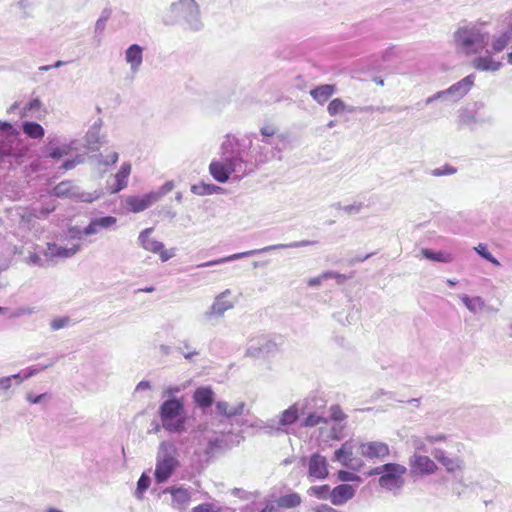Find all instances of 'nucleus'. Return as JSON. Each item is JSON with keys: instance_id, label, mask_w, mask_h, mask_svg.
Masks as SVG:
<instances>
[{"instance_id": "nucleus-1", "label": "nucleus", "mask_w": 512, "mask_h": 512, "mask_svg": "<svg viewBox=\"0 0 512 512\" xmlns=\"http://www.w3.org/2000/svg\"><path fill=\"white\" fill-rule=\"evenodd\" d=\"M280 140L261 139L256 143L248 138L226 136L220 147V158L211 161L209 172L219 183H226L231 174L240 177L253 173L259 165L276 158L281 150Z\"/></svg>"}, {"instance_id": "nucleus-2", "label": "nucleus", "mask_w": 512, "mask_h": 512, "mask_svg": "<svg viewBox=\"0 0 512 512\" xmlns=\"http://www.w3.org/2000/svg\"><path fill=\"white\" fill-rule=\"evenodd\" d=\"M172 17L164 20L166 25L180 24L185 30L198 32L204 28L200 7L195 0H178L169 7Z\"/></svg>"}, {"instance_id": "nucleus-3", "label": "nucleus", "mask_w": 512, "mask_h": 512, "mask_svg": "<svg viewBox=\"0 0 512 512\" xmlns=\"http://www.w3.org/2000/svg\"><path fill=\"white\" fill-rule=\"evenodd\" d=\"M162 427L170 434H182L188 430V416L182 398L171 397L159 406Z\"/></svg>"}, {"instance_id": "nucleus-4", "label": "nucleus", "mask_w": 512, "mask_h": 512, "mask_svg": "<svg viewBox=\"0 0 512 512\" xmlns=\"http://www.w3.org/2000/svg\"><path fill=\"white\" fill-rule=\"evenodd\" d=\"M454 41L464 54H479L488 43V33L475 24H465L455 31Z\"/></svg>"}, {"instance_id": "nucleus-5", "label": "nucleus", "mask_w": 512, "mask_h": 512, "mask_svg": "<svg viewBox=\"0 0 512 512\" xmlns=\"http://www.w3.org/2000/svg\"><path fill=\"white\" fill-rule=\"evenodd\" d=\"M316 243H317L316 241L301 240V241H294V242H291V243H288V244L269 245V246H266V247L261 248V249H255V250L235 253V254H232V255H229V256H225V257H222V258H219V259L210 260V261H207V262H204V263H201V264L197 265V267L198 268L211 267V266H215V265H219V264H223V263H228V262H232V261H235V260H239V259H242V258H246V257H249V256H253V255H256V254L266 253V252H270V251H274V250H280V249H287V248H301V247H306V246L314 245Z\"/></svg>"}, {"instance_id": "nucleus-6", "label": "nucleus", "mask_w": 512, "mask_h": 512, "mask_svg": "<svg viewBox=\"0 0 512 512\" xmlns=\"http://www.w3.org/2000/svg\"><path fill=\"white\" fill-rule=\"evenodd\" d=\"M381 469L385 472L383 476H380L378 479L380 487L392 491L395 489H401L404 486V475L407 472V468L405 466L398 463H386L381 465Z\"/></svg>"}, {"instance_id": "nucleus-7", "label": "nucleus", "mask_w": 512, "mask_h": 512, "mask_svg": "<svg viewBox=\"0 0 512 512\" xmlns=\"http://www.w3.org/2000/svg\"><path fill=\"white\" fill-rule=\"evenodd\" d=\"M179 466V461L171 453L161 451L157 455L155 466V480L157 483L166 482Z\"/></svg>"}, {"instance_id": "nucleus-8", "label": "nucleus", "mask_w": 512, "mask_h": 512, "mask_svg": "<svg viewBox=\"0 0 512 512\" xmlns=\"http://www.w3.org/2000/svg\"><path fill=\"white\" fill-rule=\"evenodd\" d=\"M231 294L232 291L230 289L219 293L214 298L209 309L203 313L202 318L207 322L211 321L213 318H222L226 311L234 307V302L228 299Z\"/></svg>"}, {"instance_id": "nucleus-9", "label": "nucleus", "mask_w": 512, "mask_h": 512, "mask_svg": "<svg viewBox=\"0 0 512 512\" xmlns=\"http://www.w3.org/2000/svg\"><path fill=\"white\" fill-rule=\"evenodd\" d=\"M163 494L171 495V507L178 512H185L191 502V490L184 486H170L162 491Z\"/></svg>"}, {"instance_id": "nucleus-10", "label": "nucleus", "mask_w": 512, "mask_h": 512, "mask_svg": "<svg viewBox=\"0 0 512 512\" xmlns=\"http://www.w3.org/2000/svg\"><path fill=\"white\" fill-rule=\"evenodd\" d=\"M277 349L278 345L274 340L263 336L250 341L246 350V356L254 358L265 357L274 354Z\"/></svg>"}, {"instance_id": "nucleus-11", "label": "nucleus", "mask_w": 512, "mask_h": 512, "mask_svg": "<svg viewBox=\"0 0 512 512\" xmlns=\"http://www.w3.org/2000/svg\"><path fill=\"white\" fill-rule=\"evenodd\" d=\"M358 452L361 456L369 460H384L387 456H389L390 449L389 446L384 442L367 441L361 442L359 444Z\"/></svg>"}, {"instance_id": "nucleus-12", "label": "nucleus", "mask_w": 512, "mask_h": 512, "mask_svg": "<svg viewBox=\"0 0 512 512\" xmlns=\"http://www.w3.org/2000/svg\"><path fill=\"white\" fill-rule=\"evenodd\" d=\"M328 475L329 471L326 457L319 453H313L308 460L309 481L324 480Z\"/></svg>"}, {"instance_id": "nucleus-13", "label": "nucleus", "mask_w": 512, "mask_h": 512, "mask_svg": "<svg viewBox=\"0 0 512 512\" xmlns=\"http://www.w3.org/2000/svg\"><path fill=\"white\" fill-rule=\"evenodd\" d=\"M475 81V75L470 74L457 83L451 85L449 88L445 89V94L447 97V101L457 102L462 99L472 88Z\"/></svg>"}, {"instance_id": "nucleus-14", "label": "nucleus", "mask_w": 512, "mask_h": 512, "mask_svg": "<svg viewBox=\"0 0 512 512\" xmlns=\"http://www.w3.org/2000/svg\"><path fill=\"white\" fill-rule=\"evenodd\" d=\"M117 222V218L114 216H103V217H94L90 220L89 224L82 229V231H78L79 233H83L85 236H90L99 233L103 229H110Z\"/></svg>"}, {"instance_id": "nucleus-15", "label": "nucleus", "mask_w": 512, "mask_h": 512, "mask_svg": "<svg viewBox=\"0 0 512 512\" xmlns=\"http://www.w3.org/2000/svg\"><path fill=\"white\" fill-rule=\"evenodd\" d=\"M156 202V197L151 192L142 196H129L126 199V205L133 213L142 212Z\"/></svg>"}, {"instance_id": "nucleus-16", "label": "nucleus", "mask_w": 512, "mask_h": 512, "mask_svg": "<svg viewBox=\"0 0 512 512\" xmlns=\"http://www.w3.org/2000/svg\"><path fill=\"white\" fill-rule=\"evenodd\" d=\"M143 47L139 44L130 45L125 51V61L130 66V71L133 74L139 72L143 63Z\"/></svg>"}, {"instance_id": "nucleus-17", "label": "nucleus", "mask_w": 512, "mask_h": 512, "mask_svg": "<svg viewBox=\"0 0 512 512\" xmlns=\"http://www.w3.org/2000/svg\"><path fill=\"white\" fill-rule=\"evenodd\" d=\"M355 495V488L350 484H340L331 490L330 501L332 504L343 505Z\"/></svg>"}, {"instance_id": "nucleus-18", "label": "nucleus", "mask_w": 512, "mask_h": 512, "mask_svg": "<svg viewBox=\"0 0 512 512\" xmlns=\"http://www.w3.org/2000/svg\"><path fill=\"white\" fill-rule=\"evenodd\" d=\"M410 466L413 472L420 474H431L437 466L428 456L414 454L410 457Z\"/></svg>"}, {"instance_id": "nucleus-19", "label": "nucleus", "mask_w": 512, "mask_h": 512, "mask_svg": "<svg viewBox=\"0 0 512 512\" xmlns=\"http://www.w3.org/2000/svg\"><path fill=\"white\" fill-rule=\"evenodd\" d=\"M207 443L205 447V453L207 455H214L221 451L227 446L225 435L223 433H217L215 431L207 429V435L205 437Z\"/></svg>"}, {"instance_id": "nucleus-20", "label": "nucleus", "mask_w": 512, "mask_h": 512, "mask_svg": "<svg viewBox=\"0 0 512 512\" xmlns=\"http://www.w3.org/2000/svg\"><path fill=\"white\" fill-rule=\"evenodd\" d=\"M130 173L131 164L129 162L122 163L119 171L114 176V183L109 185L110 193L115 194L125 189L128 185Z\"/></svg>"}, {"instance_id": "nucleus-21", "label": "nucleus", "mask_w": 512, "mask_h": 512, "mask_svg": "<svg viewBox=\"0 0 512 512\" xmlns=\"http://www.w3.org/2000/svg\"><path fill=\"white\" fill-rule=\"evenodd\" d=\"M102 127V120L98 119L95 121L92 126L89 128L85 135V141L87 148L91 151H96L99 149V146L102 145L103 136L100 135V130Z\"/></svg>"}, {"instance_id": "nucleus-22", "label": "nucleus", "mask_w": 512, "mask_h": 512, "mask_svg": "<svg viewBox=\"0 0 512 512\" xmlns=\"http://www.w3.org/2000/svg\"><path fill=\"white\" fill-rule=\"evenodd\" d=\"M301 414L306 412H321L326 406V400L317 394H310L302 402H298Z\"/></svg>"}, {"instance_id": "nucleus-23", "label": "nucleus", "mask_w": 512, "mask_h": 512, "mask_svg": "<svg viewBox=\"0 0 512 512\" xmlns=\"http://www.w3.org/2000/svg\"><path fill=\"white\" fill-rule=\"evenodd\" d=\"M193 401L202 408H209L214 402V391L209 386L198 387L193 393Z\"/></svg>"}, {"instance_id": "nucleus-24", "label": "nucleus", "mask_w": 512, "mask_h": 512, "mask_svg": "<svg viewBox=\"0 0 512 512\" xmlns=\"http://www.w3.org/2000/svg\"><path fill=\"white\" fill-rule=\"evenodd\" d=\"M80 250V245H73L70 248L58 246L55 243H48L45 256L50 258H70Z\"/></svg>"}, {"instance_id": "nucleus-25", "label": "nucleus", "mask_w": 512, "mask_h": 512, "mask_svg": "<svg viewBox=\"0 0 512 512\" xmlns=\"http://www.w3.org/2000/svg\"><path fill=\"white\" fill-rule=\"evenodd\" d=\"M353 441H346L334 453V460L340 462L343 466L354 468L353 465Z\"/></svg>"}, {"instance_id": "nucleus-26", "label": "nucleus", "mask_w": 512, "mask_h": 512, "mask_svg": "<svg viewBox=\"0 0 512 512\" xmlns=\"http://www.w3.org/2000/svg\"><path fill=\"white\" fill-rule=\"evenodd\" d=\"M153 230L154 229L151 227L141 231L138 236V243L144 250L152 253H158V251L164 248V244L160 241L150 238V235L153 232Z\"/></svg>"}, {"instance_id": "nucleus-27", "label": "nucleus", "mask_w": 512, "mask_h": 512, "mask_svg": "<svg viewBox=\"0 0 512 512\" xmlns=\"http://www.w3.org/2000/svg\"><path fill=\"white\" fill-rule=\"evenodd\" d=\"M246 404L245 402H238L236 405L230 406L226 401H217L215 403V408L217 413L223 415L227 418H231L234 416H240L244 412Z\"/></svg>"}, {"instance_id": "nucleus-28", "label": "nucleus", "mask_w": 512, "mask_h": 512, "mask_svg": "<svg viewBox=\"0 0 512 512\" xmlns=\"http://www.w3.org/2000/svg\"><path fill=\"white\" fill-rule=\"evenodd\" d=\"M473 66L479 71L496 72L502 67V63L494 60L488 53L487 55L476 57L473 60Z\"/></svg>"}, {"instance_id": "nucleus-29", "label": "nucleus", "mask_w": 512, "mask_h": 512, "mask_svg": "<svg viewBox=\"0 0 512 512\" xmlns=\"http://www.w3.org/2000/svg\"><path fill=\"white\" fill-rule=\"evenodd\" d=\"M336 92L335 85L322 84L310 90L311 97L320 105L326 103Z\"/></svg>"}, {"instance_id": "nucleus-30", "label": "nucleus", "mask_w": 512, "mask_h": 512, "mask_svg": "<svg viewBox=\"0 0 512 512\" xmlns=\"http://www.w3.org/2000/svg\"><path fill=\"white\" fill-rule=\"evenodd\" d=\"M459 298L463 305L473 314L483 312L486 307L484 299L480 296L470 297L467 294H462Z\"/></svg>"}, {"instance_id": "nucleus-31", "label": "nucleus", "mask_w": 512, "mask_h": 512, "mask_svg": "<svg viewBox=\"0 0 512 512\" xmlns=\"http://www.w3.org/2000/svg\"><path fill=\"white\" fill-rule=\"evenodd\" d=\"M358 110L357 107L347 105L342 99L335 98L330 101L327 106V112L330 116H336L342 113H355Z\"/></svg>"}, {"instance_id": "nucleus-32", "label": "nucleus", "mask_w": 512, "mask_h": 512, "mask_svg": "<svg viewBox=\"0 0 512 512\" xmlns=\"http://www.w3.org/2000/svg\"><path fill=\"white\" fill-rule=\"evenodd\" d=\"M274 502L281 511L282 508L292 509L298 507L301 504L302 499L298 493L291 492L289 494L281 495L277 499H274Z\"/></svg>"}, {"instance_id": "nucleus-33", "label": "nucleus", "mask_w": 512, "mask_h": 512, "mask_svg": "<svg viewBox=\"0 0 512 512\" xmlns=\"http://www.w3.org/2000/svg\"><path fill=\"white\" fill-rule=\"evenodd\" d=\"M328 279H336L338 284H342L347 279L344 274H340L334 271H326L320 274L317 277H313L307 280V285L309 287H318L320 286L324 281Z\"/></svg>"}, {"instance_id": "nucleus-34", "label": "nucleus", "mask_w": 512, "mask_h": 512, "mask_svg": "<svg viewBox=\"0 0 512 512\" xmlns=\"http://www.w3.org/2000/svg\"><path fill=\"white\" fill-rule=\"evenodd\" d=\"M434 458L440 462L448 472H453L460 468V460L458 458H450L441 449H435L433 452Z\"/></svg>"}, {"instance_id": "nucleus-35", "label": "nucleus", "mask_w": 512, "mask_h": 512, "mask_svg": "<svg viewBox=\"0 0 512 512\" xmlns=\"http://www.w3.org/2000/svg\"><path fill=\"white\" fill-rule=\"evenodd\" d=\"M299 413H301L299 404L296 403L290 406L288 409L284 410L279 416L278 425L287 426L294 424L299 417Z\"/></svg>"}, {"instance_id": "nucleus-36", "label": "nucleus", "mask_w": 512, "mask_h": 512, "mask_svg": "<svg viewBox=\"0 0 512 512\" xmlns=\"http://www.w3.org/2000/svg\"><path fill=\"white\" fill-rule=\"evenodd\" d=\"M512 42V29L502 32L494 37L491 42V48L494 53L502 52Z\"/></svg>"}, {"instance_id": "nucleus-37", "label": "nucleus", "mask_w": 512, "mask_h": 512, "mask_svg": "<svg viewBox=\"0 0 512 512\" xmlns=\"http://www.w3.org/2000/svg\"><path fill=\"white\" fill-rule=\"evenodd\" d=\"M22 129L27 136L33 139H39L44 136V129L37 122L25 121L22 125Z\"/></svg>"}, {"instance_id": "nucleus-38", "label": "nucleus", "mask_w": 512, "mask_h": 512, "mask_svg": "<svg viewBox=\"0 0 512 512\" xmlns=\"http://www.w3.org/2000/svg\"><path fill=\"white\" fill-rule=\"evenodd\" d=\"M76 141H71L69 144H64L61 147H52L47 151V156L52 159H60L61 157L68 155L71 150L76 149Z\"/></svg>"}, {"instance_id": "nucleus-39", "label": "nucleus", "mask_w": 512, "mask_h": 512, "mask_svg": "<svg viewBox=\"0 0 512 512\" xmlns=\"http://www.w3.org/2000/svg\"><path fill=\"white\" fill-rule=\"evenodd\" d=\"M422 255L431 261L441 262V263H450L453 260L451 254L443 253V252H435L431 249L424 248L421 251Z\"/></svg>"}, {"instance_id": "nucleus-40", "label": "nucleus", "mask_w": 512, "mask_h": 512, "mask_svg": "<svg viewBox=\"0 0 512 512\" xmlns=\"http://www.w3.org/2000/svg\"><path fill=\"white\" fill-rule=\"evenodd\" d=\"M304 415H307L302 422V426L304 427H315L320 424L328 423V419L325 418L321 412H306Z\"/></svg>"}, {"instance_id": "nucleus-41", "label": "nucleus", "mask_w": 512, "mask_h": 512, "mask_svg": "<svg viewBox=\"0 0 512 512\" xmlns=\"http://www.w3.org/2000/svg\"><path fill=\"white\" fill-rule=\"evenodd\" d=\"M151 484V478L145 472L141 474L140 478L137 481V487L134 492V496L138 500H142L144 498V493L147 491Z\"/></svg>"}, {"instance_id": "nucleus-42", "label": "nucleus", "mask_w": 512, "mask_h": 512, "mask_svg": "<svg viewBox=\"0 0 512 512\" xmlns=\"http://www.w3.org/2000/svg\"><path fill=\"white\" fill-rule=\"evenodd\" d=\"M308 495L314 496L318 499L325 500L331 498V489L329 485L311 486L307 490Z\"/></svg>"}, {"instance_id": "nucleus-43", "label": "nucleus", "mask_w": 512, "mask_h": 512, "mask_svg": "<svg viewBox=\"0 0 512 512\" xmlns=\"http://www.w3.org/2000/svg\"><path fill=\"white\" fill-rule=\"evenodd\" d=\"M221 190V187L213 184H196L191 186V192L196 195H211Z\"/></svg>"}, {"instance_id": "nucleus-44", "label": "nucleus", "mask_w": 512, "mask_h": 512, "mask_svg": "<svg viewBox=\"0 0 512 512\" xmlns=\"http://www.w3.org/2000/svg\"><path fill=\"white\" fill-rule=\"evenodd\" d=\"M101 196V193L98 191L93 192H80L75 188V191L72 193V197L76 198L77 200L85 203H91L97 199H99Z\"/></svg>"}, {"instance_id": "nucleus-45", "label": "nucleus", "mask_w": 512, "mask_h": 512, "mask_svg": "<svg viewBox=\"0 0 512 512\" xmlns=\"http://www.w3.org/2000/svg\"><path fill=\"white\" fill-rule=\"evenodd\" d=\"M474 250L483 259L487 260L495 266H500V262L489 252L486 244L480 243L478 246L474 247Z\"/></svg>"}, {"instance_id": "nucleus-46", "label": "nucleus", "mask_w": 512, "mask_h": 512, "mask_svg": "<svg viewBox=\"0 0 512 512\" xmlns=\"http://www.w3.org/2000/svg\"><path fill=\"white\" fill-rule=\"evenodd\" d=\"M59 360V357L52 358L51 361L45 365H38L36 368H30L28 371L24 374V376H19L17 379L19 382L23 381L24 379H28L35 374L53 366L57 361Z\"/></svg>"}, {"instance_id": "nucleus-47", "label": "nucleus", "mask_w": 512, "mask_h": 512, "mask_svg": "<svg viewBox=\"0 0 512 512\" xmlns=\"http://www.w3.org/2000/svg\"><path fill=\"white\" fill-rule=\"evenodd\" d=\"M73 191H75V188L72 187L71 183L63 181L54 187L53 194L57 197L72 196Z\"/></svg>"}, {"instance_id": "nucleus-48", "label": "nucleus", "mask_w": 512, "mask_h": 512, "mask_svg": "<svg viewBox=\"0 0 512 512\" xmlns=\"http://www.w3.org/2000/svg\"><path fill=\"white\" fill-rule=\"evenodd\" d=\"M99 165L109 166L115 164L119 159V154L116 151H112L107 155L98 154L95 156Z\"/></svg>"}, {"instance_id": "nucleus-49", "label": "nucleus", "mask_w": 512, "mask_h": 512, "mask_svg": "<svg viewBox=\"0 0 512 512\" xmlns=\"http://www.w3.org/2000/svg\"><path fill=\"white\" fill-rule=\"evenodd\" d=\"M177 351L183 355L186 360H191L194 356L199 355V352L194 349L188 341H182Z\"/></svg>"}, {"instance_id": "nucleus-50", "label": "nucleus", "mask_w": 512, "mask_h": 512, "mask_svg": "<svg viewBox=\"0 0 512 512\" xmlns=\"http://www.w3.org/2000/svg\"><path fill=\"white\" fill-rule=\"evenodd\" d=\"M460 122L464 125H468V126H474V125H478L479 123V117H478V112H475V113H471L469 111H465L461 116H460Z\"/></svg>"}, {"instance_id": "nucleus-51", "label": "nucleus", "mask_w": 512, "mask_h": 512, "mask_svg": "<svg viewBox=\"0 0 512 512\" xmlns=\"http://www.w3.org/2000/svg\"><path fill=\"white\" fill-rule=\"evenodd\" d=\"M174 188V182L173 181H167L165 182L158 191H151L153 195L156 197V201H159L162 197L167 195L169 192H171Z\"/></svg>"}, {"instance_id": "nucleus-52", "label": "nucleus", "mask_w": 512, "mask_h": 512, "mask_svg": "<svg viewBox=\"0 0 512 512\" xmlns=\"http://www.w3.org/2000/svg\"><path fill=\"white\" fill-rule=\"evenodd\" d=\"M39 311V309L35 306L33 307H19L17 309H15L11 314H10V317L11 318H19L21 316H24V315H32V314H35Z\"/></svg>"}, {"instance_id": "nucleus-53", "label": "nucleus", "mask_w": 512, "mask_h": 512, "mask_svg": "<svg viewBox=\"0 0 512 512\" xmlns=\"http://www.w3.org/2000/svg\"><path fill=\"white\" fill-rule=\"evenodd\" d=\"M330 418L335 422H342L347 418V416L339 405H332L330 407Z\"/></svg>"}, {"instance_id": "nucleus-54", "label": "nucleus", "mask_w": 512, "mask_h": 512, "mask_svg": "<svg viewBox=\"0 0 512 512\" xmlns=\"http://www.w3.org/2000/svg\"><path fill=\"white\" fill-rule=\"evenodd\" d=\"M70 322H71V319L67 316L59 317V318H55L51 321L50 327L53 331H57V330L67 327Z\"/></svg>"}, {"instance_id": "nucleus-55", "label": "nucleus", "mask_w": 512, "mask_h": 512, "mask_svg": "<svg viewBox=\"0 0 512 512\" xmlns=\"http://www.w3.org/2000/svg\"><path fill=\"white\" fill-rule=\"evenodd\" d=\"M338 479L342 482H350V481H357L360 479V477L350 471L346 470H340L338 471Z\"/></svg>"}, {"instance_id": "nucleus-56", "label": "nucleus", "mask_w": 512, "mask_h": 512, "mask_svg": "<svg viewBox=\"0 0 512 512\" xmlns=\"http://www.w3.org/2000/svg\"><path fill=\"white\" fill-rule=\"evenodd\" d=\"M337 207L343 209L348 214H358L361 211L363 204L362 203H354L351 205H346V206L341 207V205L338 203Z\"/></svg>"}, {"instance_id": "nucleus-57", "label": "nucleus", "mask_w": 512, "mask_h": 512, "mask_svg": "<svg viewBox=\"0 0 512 512\" xmlns=\"http://www.w3.org/2000/svg\"><path fill=\"white\" fill-rule=\"evenodd\" d=\"M20 374H14L8 377L0 378V390H8L12 385L13 378H18Z\"/></svg>"}, {"instance_id": "nucleus-58", "label": "nucleus", "mask_w": 512, "mask_h": 512, "mask_svg": "<svg viewBox=\"0 0 512 512\" xmlns=\"http://www.w3.org/2000/svg\"><path fill=\"white\" fill-rule=\"evenodd\" d=\"M436 100L447 101V97H446V94H445L444 90L438 91L435 94H433L432 96H429L428 98H426L425 104L426 105H430V104H432Z\"/></svg>"}, {"instance_id": "nucleus-59", "label": "nucleus", "mask_w": 512, "mask_h": 512, "mask_svg": "<svg viewBox=\"0 0 512 512\" xmlns=\"http://www.w3.org/2000/svg\"><path fill=\"white\" fill-rule=\"evenodd\" d=\"M47 397H48L47 393H42L40 395H34L33 393H28L26 396V399L31 404H39Z\"/></svg>"}, {"instance_id": "nucleus-60", "label": "nucleus", "mask_w": 512, "mask_h": 512, "mask_svg": "<svg viewBox=\"0 0 512 512\" xmlns=\"http://www.w3.org/2000/svg\"><path fill=\"white\" fill-rule=\"evenodd\" d=\"M260 133L262 135V139H275V129L271 126H264L260 129Z\"/></svg>"}, {"instance_id": "nucleus-61", "label": "nucleus", "mask_w": 512, "mask_h": 512, "mask_svg": "<svg viewBox=\"0 0 512 512\" xmlns=\"http://www.w3.org/2000/svg\"><path fill=\"white\" fill-rule=\"evenodd\" d=\"M456 172V169L452 166H445L443 169H435L432 171V175L434 176H442V175H452Z\"/></svg>"}, {"instance_id": "nucleus-62", "label": "nucleus", "mask_w": 512, "mask_h": 512, "mask_svg": "<svg viewBox=\"0 0 512 512\" xmlns=\"http://www.w3.org/2000/svg\"><path fill=\"white\" fill-rule=\"evenodd\" d=\"M259 512H281L274 500H266L264 507Z\"/></svg>"}, {"instance_id": "nucleus-63", "label": "nucleus", "mask_w": 512, "mask_h": 512, "mask_svg": "<svg viewBox=\"0 0 512 512\" xmlns=\"http://www.w3.org/2000/svg\"><path fill=\"white\" fill-rule=\"evenodd\" d=\"M26 263H28L29 265H34V266H39V267L43 266V261H42L41 257L36 253L30 254L26 258Z\"/></svg>"}, {"instance_id": "nucleus-64", "label": "nucleus", "mask_w": 512, "mask_h": 512, "mask_svg": "<svg viewBox=\"0 0 512 512\" xmlns=\"http://www.w3.org/2000/svg\"><path fill=\"white\" fill-rule=\"evenodd\" d=\"M192 512H217V511L214 510L212 505L205 503V504H200V505L194 507Z\"/></svg>"}]
</instances>
